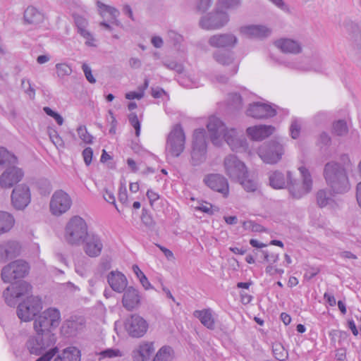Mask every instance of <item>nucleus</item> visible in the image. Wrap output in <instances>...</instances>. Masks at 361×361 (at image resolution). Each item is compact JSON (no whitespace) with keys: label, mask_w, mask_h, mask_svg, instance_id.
<instances>
[{"label":"nucleus","mask_w":361,"mask_h":361,"mask_svg":"<svg viewBox=\"0 0 361 361\" xmlns=\"http://www.w3.org/2000/svg\"><path fill=\"white\" fill-rule=\"evenodd\" d=\"M123 292L122 304L127 310H133L140 305L141 295L137 289L129 286Z\"/></svg>","instance_id":"26"},{"label":"nucleus","mask_w":361,"mask_h":361,"mask_svg":"<svg viewBox=\"0 0 361 361\" xmlns=\"http://www.w3.org/2000/svg\"><path fill=\"white\" fill-rule=\"evenodd\" d=\"M57 348H51L49 350L43 354L36 361H49L57 353Z\"/></svg>","instance_id":"58"},{"label":"nucleus","mask_w":361,"mask_h":361,"mask_svg":"<svg viewBox=\"0 0 361 361\" xmlns=\"http://www.w3.org/2000/svg\"><path fill=\"white\" fill-rule=\"evenodd\" d=\"M12 206L17 210L25 209L30 203L31 192L25 183L16 185L11 195Z\"/></svg>","instance_id":"13"},{"label":"nucleus","mask_w":361,"mask_h":361,"mask_svg":"<svg viewBox=\"0 0 361 361\" xmlns=\"http://www.w3.org/2000/svg\"><path fill=\"white\" fill-rule=\"evenodd\" d=\"M103 197L104 199L109 203L114 204L116 208L117 209L116 204V198L114 195V192L109 190H105L103 193Z\"/></svg>","instance_id":"60"},{"label":"nucleus","mask_w":361,"mask_h":361,"mask_svg":"<svg viewBox=\"0 0 361 361\" xmlns=\"http://www.w3.org/2000/svg\"><path fill=\"white\" fill-rule=\"evenodd\" d=\"M316 200L319 207H324L329 204L331 197L325 190H319L316 194Z\"/></svg>","instance_id":"43"},{"label":"nucleus","mask_w":361,"mask_h":361,"mask_svg":"<svg viewBox=\"0 0 361 361\" xmlns=\"http://www.w3.org/2000/svg\"><path fill=\"white\" fill-rule=\"evenodd\" d=\"M259 158H281L284 154L283 146L276 141L262 145L257 150Z\"/></svg>","instance_id":"22"},{"label":"nucleus","mask_w":361,"mask_h":361,"mask_svg":"<svg viewBox=\"0 0 361 361\" xmlns=\"http://www.w3.org/2000/svg\"><path fill=\"white\" fill-rule=\"evenodd\" d=\"M167 37L169 42L175 47H179L184 40L183 37L175 30H170L167 32Z\"/></svg>","instance_id":"42"},{"label":"nucleus","mask_w":361,"mask_h":361,"mask_svg":"<svg viewBox=\"0 0 361 361\" xmlns=\"http://www.w3.org/2000/svg\"><path fill=\"white\" fill-rule=\"evenodd\" d=\"M147 197L149 200L151 206H153L154 202L159 199V195L152 190H148L147 192Z\"/></svg>","instance_id":"62"},{"label":"nucleus","mask_w":361,"mask_h":361,"mask_svg":"<svg viewBox=\"0 0 361 361\" xmlns=\"http://www.w3.org/2000/svg\"><path fill=\"white\" fill-rule=\"evenodd\" d=\"M81 352L75 346H69L63 349L54 361H80Z\"/></svg>","instance_id":"33"},{"label":"nucleus","mask_w":361,"mask_h":361,"mask_svg":"<svg viewBox=\"0 0 361 361\" xmlns=\"http://www.w3.org/2000/svg\"><path fill=\"white\" fill-rule=\"evenodd\" d=\"M154 352L152 342H142L132 353L133 361H150Z\"/></svg>","instance_id":"27"},{"label":"nucleus","mask_w":361,"mask_h":361,"mask_svg":"<svg viewBox=\"0 0 361 361\" xmlns=\"http://www.w3.org/2000/svg\"><path fill=\"white\" fill-rule=\"evenodd\" d=\"M31 290V286L25 281L21 282L17 285L8 286L3 293L6 303L12 307L17 304V302L22 296L29 294Z\"/></svg>","instance_id":"15"},{"label":"nucleus","mask_w":361,"mask_h":361,"mask_svg":"<svg viewBox=\"0 0 361 361\" xmlns=\"http://www.w3.org/2000/svg\"><path fill=\"white\" fill-rule=\"evenodd\" d=\"M82 69L84 72V74H85V78L87 80V81L92 84L95 83L96 80L94 79V78L93 77V75L92 74V70H91L90 67L88 65H87L86 63H83L82 66Z\"/></svg>","instance_id":"57"},{"label":"nucleus","mask_w":361,"mask_h":361,"mask_svg":"<svg viewBox=\"0 0 361 361\" xmlns=\"http://www.w3.org/2000/svg\"><path fill=\"white\" fill-rule=\"evenodd\" d=\"M144 96V94L142 91H140L138 90V92H129L126 94V98L128 99H140L142 98Z\"/></svg>","instance_id":"63"},{"label":"nucleus","mask_w":361,"mask_h":361,"mask_svg":"<svg viewBox=\"0 0 361 361\" xmlns=\"http://www.w3.org/2000/svg\"><path fill=\"white\" fill-rule=\"evenodd\" d=\"M8 161L9 159H0V166H6L5 170L0 175V188L2 189L13 188L24 177L23 170Z\"/></svg>","instance_id":"7"},{"label":"nucleus","mask_w":361,"mask_h":361,"mask_svg":"<svg viewBox=\"0 0 361 361\" xmlns=\"http://www.w3.org/2000/svg\"><path fill=\"white\" fill-rule=\"evenodd\" d=\"M43 19L42 13L34 6H28L24 12V20L29 24H39Z\"/></svg>","instance_id":"35"},{"label":"nucleus","mask_w":361,"mask_h":361,"mask_svg":"<svg viewBox=\"0 0 361 361\" xmlns=\"http://www.w3.org/2000/svg\"><path fill=\"white\" fill-rule=\"evenodd\" d=\"M207 149L206 131L204 128L195 129L192 134V158L203 157Z\"/></svg>","instance_id":"18"},{"label":"nucleus","mask_w":361,"mask_h":361,"mask_svg":"<svg viewBox=\"0 0 361 361\" xmlns=\"http://www.w3.org/2000/svg\"><path fill=\"white\" fill-rule=\"evenodd\" d=\"M118 200L123 204H126L128 202V194L125 181H121L120 183L118 190Z\"/></svg>","instance_id":"52"},{"label":"nucleus","mask_w":361,"mask_h":361,"mask_svg":"<svg viewBox=\"0 0 361 361\" xmlns=\"http://www.w3.org/2000/svg\"><path fill=\"white\" fill-rule=\"evenodd\" d=\"M290 131L291 137L293 139H296L299 137L300 133V123L298 121L294 120L292 121L290 127Z\"/></svg>","instance_id":"53"},{"label":"nucleus","mask_w":361,"mask_h":361,"mask_svg":"<svg viewBox=\"0 0 361 361\" xmlns=\"http://www.w3.org/2000/svg\"><path fill=\"white\" fill-rule=\"evenodd\" d=\"M275 128L272 126L259 125L247 128V136L252 140H262L274 133Z\"/></svg>","instance_id":"28"},{"label":"nucleus","mask_w":361,"mask_h":361,"mask_svg":"<svg viewBox=\"0 0 361 361\" xmlns=\"http://www.w3.org/2000/svg\"><path fill=\"white\" fill-rule=\"evenodd\" d=\"M324 176L326 183L335 193H345L350 189V184L344 166L335 161L325 165Z\"/></svg>","instance_id":"3"},{"label":"nucleus","mask_w":361,"mask_h":361,"mask_svg":"<svg viewBox=\"0 0 361 361\" xmlns=\"http://www.w3.org/2000/svg\"><path fill=\"white\" fill-rule=\"evenodd\" d=\"M242 0H217L216 6L222 11L236 10L241 6Z\"/></svg>","instance_id":"39"},{"label":"nucleus","mask_w":361,"mask_h":361,"mask_svg":"<svg viewBox=\"0 0 361 361\" xmlns=\"http://www.w3.org/2000/svg\"><path fill=\"white\" fill-rule=\"evenodd\" d=\"M97 6L99 8L100 15L103 18H104L106 14L109 15V18L107 20L109 23L104 20L102 21L99 25L109 32H112L113 28L111 25H119V22L116 19L119 13L118 11L99 1L97 2Z\"/></svg>","instance_id":"25"},{"label":"nucleus","mask_w":361,"mask_h":361,"mask_svg":"<svg viewBox=\"0 0 361 361\" xmlns=\"http://www.w3.org/2000/svg\"><path fill=\"white\" fill-rule=\"evenodd\" d=\"M61 321L60 311L56 307H49L35 318L33 329L37 334L51 333L59 326Z\"/></svg>","instance_id":"5"},{"label":"nucleus","mask_w":361,"mask_h":361,"mask_svg":"<svg viewBox=\"0 0 361 361\" xmlns=\"http://www.w3.org/2000/svg\"><path fill=\"white\" fill-rule=\"evenodd\" d=\"M277 8L286 13H290L289 6L283 0H269Z\"/></svg>","instance_id":"59"},{"label":"nucleus","mask_w":361,"mask_h":361,"mask_svg":"<svg viewBox=\"0 0 361 361\" xmlns=\"http://www.w3.org/2000/svg\"><path fill=\"white\" fill-rule=\"evenodd\" d=\"M207 186L214 191L227 197L229 195V185L227 179L220 174L212 173L205 176L203 180Z\"/></svg>","instance_id":"16"},{"label":"nucleus","mask_w":361,"mask_h":361,"mask_svg":"<svg viewBox=\"0 0 361 361\" xmlns=\"http://www.w3.org/2000/svg\"><path fill=\"white\" fill-rule=\"evenodd\" d=\"M331 143L330 135L326 132H322L317 137V145L322 149L326 151Z\"/></svg>","instance_id":"40"},{"label":"nucleus","mask_w":361,"mask_h":361,"mask_svg":"<svg viewBox=\"0 0 361 361\" xmlns=\"http://www.w3.org/2000/svg\"><path fill=\"white\" fill-rule=\"evenodd\" d=\"M87 225L85 220L78 216L72 217L67 223L64 231V240L71 245H80L87 235Z\"/></svg>","instance_id":"4"},{"label":"nucleus","mask_w":361,"mask_h":361,"mask_svg":"<svg viewBox=\"0 0 361 361\" xmlns=\"http://www.w3.org/2000/svg\"><path fill=\"white\" fill-rule=\"evenodd\" d=\"M207 128L213 145L221 146L225 141L233 151L243 152L247 150V142L243 133L235 128H228L220 118L211 116Z\"/></svg>","instance_id":"1"},{"label":"nucleus","mask_w":361,"mask_h":361,"mask_svg":"<svg viewBox=\"0 0 361 361\" xmlns=\"http://www.w3.org/2000/svg\"><path fill=\"white\" fill-rule=\"evenodd\" d=\"M55 67L57 76L60 78H63L66 76H68L73 72L71 67L66 63H56Z\"/></svg>","instance_id":"44"},{"label":"nucleus","mask_w":361,"mask_h":361,"mask_svg":"<svg viewBox=\"0 0 361 361\" xmlns=\"http://www.w3.org/2000/svg\"><path fill=\"white\" fill-rule=\"evenodd\" d=\"M243 227L245 231L252 232H262L264 229L262 226L255 223L253 221H245L242 223Z\"/></svg>","instance_id":"47"},{"label":"nucleus","mask_w":361,"mask_h":361,"mask_svg":"<svg viewBox=\"0 0 361 361\" xmlns=\"http://www.w3.org/2000/svg\"><path fill=\"white\" fill-rule=\"evenodd\" d=\"M42 300L38 296L31 295L20 302L17 307V316L23 322H30L41 312Z\"/></svg>","instance_id":"8"},{"label":"nucleus","mask_w":361,"mask_h":361,"mask_svg":"<svg viewBox=\"0 0 361 361\" xmlns=\"http://www.w3.org/2000/svg\"><path fill=\"white\" fill-rule=\"evenodd\" d=\"M151 43L156 48H161L164 45L163 39L159 36H153L151 39Z\"/></svg>","instance_id":"64"},{"label":"nucleus","mask_w":361,"mask_h":361,"mask_svg":"<svg viewBox=\"0 0 361 361\" xmlns=\"http://www.w3.org/2000/svg\"><path fill=\"white\" fill-rule=\"evenodd\" d=\"M276 110L270 105L255 102L250 104L247 115L255 118H264L275 116Z\"/></svg>","instance_id":"24"},{"label":"nucleus","mask_w":361,"mask_h":361,"mask_svg":"<svg viewBox=\"0 0 361 361\" xmlns=\"http://www.w3.org/2000/svg\"><path fill=\"white\" fill-rule=\"evenodd\" d=\"M124 328L129 336L140 338L146 334L148 324L142 317L135 314L126 319Z\"/></svg>","instance_id":"14"},{"label":"nucleus","mask_w":361,"mask_h":361,"mask_svg":"<svg viewBox=\"0 0 361 361\" xmlns=\"http://www.w3.org/2000/svg\"><path fill=\"white\" fill-rule=\"evenodd\" d=\"M213 57L218 63L224 66H230L231 75L237 73L238 64L235 61L233 53L216 51L213 54Z\"/></svg>","instance_id":"29"},{"label":"nucleus","mask_w":361,"mask_h":361,"mask_svg":"<svg viewBox=\"0 0 361 361\" xmlns=\"http://www.w3.org/2000/svg\"><path fill=\"white\" fill-rule=\"evenodd\" d=\"M77 132L79 137L87 144H90L92 142L93 137L90 135L85 126H80L77 128Z\"/></svg>","instance_id":"46"},{"label":"nucleus","mask_w":361,"mask_h":361,"mask_svg":"<svg viewBox=\"0 0 361 361\" xmlns=\"http://www.w3.org/2000/svg\"><path fill=\"white\" fill-rule=\"evenodd\" d=\"M99 354H100V355H102V357H108V358L121 357L123 355L122 353L118 349H113V348L106 349V350L102 351Z\"/></svg>","instance_id":"51"},{"label":"nucleus","mask_w":361,"mask_h":361,"mask_svg":"<svg viewBox=\"0 0 361 361\" xmlns=\"http://www.w3.org/2000/svg\"><path fill=\"white\" fill-rule=\"evenodd\" d=\"M195 209L196 210H200L209 214H213V212L212 210V205L207 202L200 204L199 206L196 207Z\"/></svg>","instance_id":"61"},{"label":"nucleus","mask_w":361,"mask_h":361,"mask_svg":"<svg viewBox=\"0 0 361 361\" xmlns=\"http://www.w3.org/2000/svg\"><path fill=\"white\" fill-rule=\"evenodd\" d=\"M185 135L180 124L175 125L169 133L166 145V156L178 157L185 148Z\"/></svg>","instance_id":"6"},{"label":"nucleus","mask_w":361,"mask_h":361,"mask_svg":"<svg viewBox=\"0 0 361 361\" xmlns=\"http://www.w3.org/2000/svg\"><path fill=\"white\" fill-rule=\"evenodd\" d=\"M193 315L199 319L200 322L207 328L209 329H213L214 328V317L211 309L195 310Z\"/></svg>","instance_id":"34"},{"label":"nucleus","mask_w":361,"mask_h":361,"mask_svg":"<svg viewBox=\"0 0 361 361\" xmlns=\"http://www.w3.org/2000/svg\"><path fill=\"white\" fill-rule=\"evenodd\" d=\"M173 358V349L170 346L164 345L157 351L152 361H171Z\"/></svg>","instance_id":"38"},{"label":"nucleus","mask_w":361,"mask_h":361,"mask_svg":"<svg viewBox=\"0 0 361 361\" xmlns=\"http://www.w3.org/2000/svg\"><path fill=\"white\" fill-rule=\"evenodd\" d=\"M85 326V320L82 317H71L63 322L61 331L65 336H75L82 331Z\"/></svg>","instance_id":"20"},{"label":"nucleus","mask_w":361,"mask_h":361,"mask_svg":"<svg viewBox=\"0 0 361 361\" xmlns=\"http://www.w3.org/2000/svg\"><path fill=\"white\" fill-rule=\"evenodd\" d=\"M224 169L226 175L232 180L238 181L247 175V169L240 159H225Z\"/></svg>","instance_id":"19"},{"label":"nucleus","mask_w":361,"mask_h":361,"mask_svg":"<svg viewBox=\"0 0 361 361\" xmlns=\"http://www.w3.org/2000/svg\"><path fill=\"white\" fill-rule=\"evenodd\" d=\"M247 192H255L258 189V182L255 178L250 177L249 174L245 175L242 179L238 181Z\"/></svg>","instance_id":"37"},{"label":"nucleus","mask_w":361,"mask_h":361,"mask_svg":"<svg viewBox=\"0 0 361 361\" xmlns=\"http://www.w3.org/2000/svg\"><path fill=\"white\" fill-rule=\"evenodd\" d=\"M73 18H74L75 25L78 28V32L86 29V27L88 25V23H87V20L85 18H83L81 16L75 14V15H73Z\"/></svg>","instance_id":"50"},{"label":"nucleus","mask_w":361,"mask_h":361,"mask_svg":"<svg viewBox=\"0 0 361 361\" xmlns=\"http://www.w3.org/2000/svg\"><path fill=\"white\" fill-rule=\"evenodd\" d=\"M56 343V337L51 333L40 334L29 337L25 348L31 355H40Z\"/></svg>","instance_id":"10"},{"label":"nucleus","mask_w":361,"mask_h":361,"mask_svg":"<svg viewBox=\"0 0 361 361\" xmlns=\"http://www.w3.org/2000/svg\"><path fill=\"white\" fill-rule=\"evenodd\" d=\"M239 32L250 38H265L271 34V29L265 25H247L240 27Z\"/></svg>","instance_id":"23"},{"label":"nucleus","mask_w":361,"mask_h":361,"mask_svg":"<svg viewBox=\"0 0 361 361\" xmlns=\"http://www.w3.org/2000/svg\"><path fill=\"white\" fill-rule=\"evenodd\" d=\"M107 281L112 290L117 293L123 292L128 285L126 276L118 271H111L107 276Z\"/></svg>","instance_id":"31"},{"label":"nucleus","mask_w":361,"mask_h":361,"mask_svg":"<svg viewBox=\"0 0 361 361\" xmlns=\"http://www.w3.org/2000/svg\"><path fill=\"white\" fill-rule=\"evenodd\" d=\"M275 45L284 53L296 54L302 51L300 44L292 39L283 38L278 39L275 42Z\"/></svg>","instance_id":"32"},{"label":"nucleus","mask_w":361,"mask_h":361,"mask_svg":"<svg viewBox=\"0 0 361 361\" xmlns=\"http://www.w3.org/2000/svg\"><path fill=\"white\" fill-rule=\"evenodd\" d=\"M79 33L86 40L85 44L87 46H90V47L95 46V44L94 43V38L92 34L90 32H89L87 29L79 32Z\"/></svg>","instance_id":"54"},{"label":"nucleus","mask_w":361,"mask_h":361,"mask_svg":"<svg viewBox=\"0 0 361 361\" xmlns=\"http://www.w3.org/2000/svg\"><path fill=\"white\" fill-rule=\"evenodd\" d=\"M15 224L13 216L8 212L0 211V233L9 231Z\"/></svg>","instance_id":"36"},{"label":"nucleus","mask_w":361,"mask_h":361,"mask_svg":"<svg viewBox=\"0 0 361 361\" xmlns=\"http://www.w3.org/2000/svg\"><path fill=\"white\" fill-rule=\"evenodd\" d=\"M72 200L70 195L62 190L55 191L49 202V211L55 216L66 213L71 207Z\"/></svg>","instance_id":"12"},{"label":"nucleus","mask_w":361,"mask_h":361,"mask_svg":"<svg viewBox=\"0 0 361 361\" xmlns=\"http://www.w3.org/2000/svg\"><path fill=\"white\" fill-rule=\"evenodd\" d=\"M22 86L25 92L29 95L30 98L33 99L35 94V90L32 87L31 82L29 80L23 79L22 80Z\"/></svg>","instance_id":"55"},{"label":"nucleus","mask_w":361,"mask_h":361,"mask_svg":"<svg viewBox=\"0 0 361 361\" xmlns=\"http://www.w3.org/2000/svg\"><path fill=\"white\" fill-rule=\"evenodd\" d=\"M333 133L338 136H343L347 134L348 127L346 122L339 120L333 124Z\"/></svg>","instance_id":"45"},{"label":"nucleus","mask_w":361,"mask_h":361,"mask_svg":"<svg viewBox=\"0 0 361 361\" xmlns=\"http://www.w3.org/2000/svg\"><path fill=\"white\" fill-rule=\"evenodd\" d=\"M29 271L30 266L27 262L17 259L3 267L1 279L5 283H12L13 281L25 277Z\"/></svg>","instance_id":"11"},{"label":"nucleus","mask_w":361,"mask_h":361,"mask_svg":"<svg viewBox=\"0 0 361 361\" xmlns=\"http://www.w3.org/2000/svg\"><path fill=\"white\" fill-rule=\"evenodd\" d=\"M83 243V250L90 257H98L103 249L101 238L94 233H88Z\"/></svg>","instance_id":"21"},{"label":"nucleus","mask_w":361,"mask_h":361,"mask_svg":"<svg viewBox=\"0 0 361 361\" xmlns=\"http://www.w3.org/2000/svg\"><path fill=\"white\" fill-rule=\"evenodd\" d=\"M230 21V16L226 11H222L216 5L212 12L203 16L199 22L200 26L207 30H219Z\"/></svg>","instance_id":"9"},{"label":"nucleus","mask_w":361,"mask_h":361,"mask_svg":"<svg viewBox=\"0 0 361 361\" xmlns=\"http://www.w3.org/2000/svg\"><path fill=\"white\" fill-rule=\"evenodd\" d=\"M349 35L357 49H361V27L350 19H345L341 25Z\"/></svg>","instance_id":"30"},{"label":"nucleus","mask_w":361,"mask_h":361,"mask_svg":"<svg viewBox=\"0 0 361 361\" xmlns=\"http://www.w3.org/2000/svg\"><path fill=\"white\" fill-rule=\"evenodd\" d=\"M212 0H198L197 9L202 13L206 12L212 6Z\"/></svg>","instance_id":"56"},{"label":"nucleus","mask_w":361,"mask_h":361,"mask_svg":"<svg viewBox=\"0 0 361 361\" xmlns=\"http://www.w3.org/2000/svg\"><path fill=\"white\" fill-rule=\"evenodd\" d=\"M302 183L301 185L295 184L291 177L290 172L288 171L287 178L279 171L271 172L269 175V184L274 189L284 188L289 184V192L293 197L300 199L308 194L312 189V180L310 171L305 166H300Z\"/></svg>","instance_id":"2"},{"label":"nucleus","mask_w":361,"mask_h":361,"mask_svg":"<svg viewBox=\"0 0 361 361\" xmlns=\"http://www.w3.org/2000/svg\"><path fill=\"white\" fill-rule=\"evenodd\" d=\"M129 122L130 125L134 128L135 130V135L137 137L140 135V122L137 118V116L132 113L128 116Z\"/></svg>","instance_id":"49"},{"label":"nucleus","mask_w":361,"mask_h":361,"mask_svg":"<svg viewBox=\"0 0 361 361\" xmlns=\"http://www.w3.org/2000/svg\"><path fill=\"white\" fill-rule=\"evenodd\" d=\"M238 42L237 36L231 32L215 34L209 39V44L214 48L233 49Z\"/></svg>","instance_id":"17"},{"label":"nucleus","mask_w":361,"mask_h":361,"mask_svg":"<svg viewBox=\"0 0 361 361\" xmlns=\"http://www.w3.org/2000/svg\"><path fill=\"white\" fill-rule=\"evenodd\" d=\"M273 353L276 359L279 360H284L287 357V353L280 344H276L273 346Z\"/></svg>","instance_id":"48"},{"label":"nucleus","mask_w":361,"mask_h":361,"mask_svg":"<svg viewBox=\"0 0 361 361\" xmlns=\"http://www.w3.org/2000/svg\"><path fill=\"white\" fill-rule=\"evenodd\" d=\"M243 96L237 93H231L228 97V105L234 109H240L243 106Z\"/></svg>","instance_id":"41"}]
</instances>
